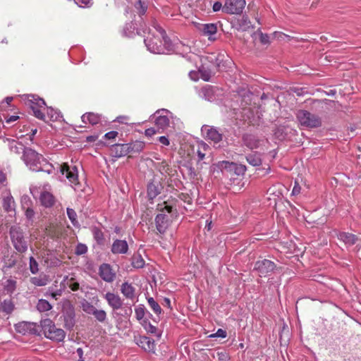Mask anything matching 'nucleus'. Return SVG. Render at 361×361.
Returning a JSON list of instances; mask_svg holds the SVG:
<instances>
[{
  "instance_id": "f257e3e1",
  "label": "nucleus",
  "mask_w": 361,
  "mask_h": 361,
  "mask_svg": "<svg viewBox=\"0 0 361 361\" xmlns=\"http://www.w3.org/2000/svg\"><path fill=\"white\" fill-rule=\"evenodd\" d=\"M144 42L147 50L155 54H166L184 48L183 51L190 50L188 46L183 45L173 35L171 30H166L161 24H148L147 30H143Z\"/></svg>"
},
{
  "instance_id": "f03ea898",
  "label": "nucleus",
  "mask_w": 361,
  "mask_h": 361,
  "mask_svg": "<svg viewBox=\"0 0 361 361\" xmlns=\"http://www.w3.org/2000/svg\"><path fill=\"white\" fill-rule=\"evenodd\" d=\"M22 159L26 166L32 171H43L51 174L54 171V166L35 150L27 147L24 149Z\"/></svg>"
},
{
  "instance_id": "7ed1b4c3",
  "label": "nucleus",
  "mask_w": 361,
  "mask_h": 361,
  "mask_svg": "<svg viewBox=\"0 0 361 361\" xmlns=\"http://www.w3.org/2000/svg\"><path fill=\"white\" fill-rule=\"evenodd\" d=\"M173 118V114L166 109H158L149 117V120L153 121L159 133H164L170 126L171 119Z\"/></svg>"
},
{
  "instance_id": "20e7f679",
  "label": "nucleus",
  "mask_w": 361,
  "mask_h": 361,
  "mask_svg": "<svg viewBox=\"0 0 361 361\" xmlns=\"http://www.w3.org/2000/svg\"><path fill=\"white\" fill-rule=\"evenodd\" d=\"M40 325L44 336L47 338L57 342L63 341L65 338V331L61 329L56 328L50 319L41 320Z\"/></svg>"
},
{
  "instance_id": "39448f33",
  "label": "nucleus",
  "mask_w": 361,
  "mask_h": 361,
  "mask_svg": "<svg viewBox=\"0 0 361 361\" xmlns=\"http://www.w3.org/2000/svg\"><path fill=\"white\" fill-rule=\"evenodd\" d=\"M26 104L32 110L36 118L42 121H46V115L43 111H45L47 106L44 99L35 95H27Z\"/></svg>"
},
{
  "instance_id": "423d86ee",
  "label": "nucleus",
  "mask_w": 361,
  "mask_h": 361,
  "mask_svg": "<svg viewBox=\"0 0 361 361\" xmlns=\"http://www.w3.org/2000/svg\"><path fill=\"white\" fill-rule=\"evenodd\" d=\"M26 104L32 110L36 118L42 121H46V115L43 111H45L47 106L44 99L35 95H27Z\"/></svg>"
},
{
  "instance_id": "0eeeda50",
  "label": "nucleus",
  "mask_w": 361,
  "mask_h": 361,
  "mask_svg": "<svg viewBox=\"0 0 361 361\" xmlns=\"http://www.w3.org/2000/svg\"><path fill=\"white\" fill-rule=\"evenodd\" d=\"M59 172L68 180L75 190L79 189L78 171L76 166H69L68 164H63L59 166Z\"/></svg>"
},
{
  "instance_id": "6e6552de",
  "label": "nucleus",
  "mask_w": 361,
  "mask_h": 361,
  "mask_svg": "<svg viewBox=\"0 0 361 361\" xmlns=\"http://www.w3.org/2000/svg\"><path fill=\"white\" fill-rule=\"evenodd\" d=\"M10 236L15 249L19 252H25L27 250V245L24 239L22 229L13 226L10 228Z\"/></svg>"
},
{
  "instance_id": "1a4fd4ad",
  "label": "nucleus",
  "mask_w": 361,
  "mask_h": 361,
  "mask_svg": "<svg viewBox=\"0 0 361 361\" xmlns=\"http://www.w3.org/2000/svg\"><path fill=\"white\" fill-rule=\"evenodd\" d=\"M297 118L300 123L307 128H317L322 125V121L319 116L306 110L299 111L297 114Z\"/></svg>"
},
{
  "instance_id": "9d476101",
  "label": "nucleus",
  "mask_w": 361,
  "mask_h": 361,
  "mask_svg": "<svg viewBox=\"0 0 361 361\" xmlns=\"http://www.w3.org/2000/svg\"><path fill=\"white\" fill-rule=\"evenodd\" d=\"M245 5V0H228L223 6V11L229 14H240Z\"/></svg>"
},
{
  "instance_id": "9b49d317",
  "label": "nucleus",
  "mask_w": 361,
  "mask_h": 361,
  "mask_svg": "<svg viewBox=\"0 0 361 361\" xmlns=\"http://www.w3.org/2000/svg\"><path fill=\"white\" fill-rule=\"evenodd\" d=\"M276 264L269 259L259 260L255 264V269L257 271L260 277H266L274 271Z\"/></svg>"
},
{
  "instance_id": "f8f14e48",
  "label": "nucleus",
  "mask_w": 361,
  "mask_h": 361,
  "mask_svg": "<svg viewBox=\"0 0 361 361\" xmlns=\"http://www.w3.org/2000/svg\"><path fill=\"white\" fill-rule=\"evenodd\" d=\"M148 24H125L122 30V35L133 37L135 35H143V30H147Z\"/></svg>"
},
{
  "instance_id": "ddd939ff",
  "label": "nucleus",
  "mask_w": 361,
  "mask_h": 361,
  "mask_svg": "<svg viewBox=\"0 0 361 361\" xmlns=\"http://www.w3.org/2000/svg\"><path fill=\"white\" fill-rule=\"evenodd\" d=\"M201 131L205 135L206 138L212 141L214 144H218L222 140L223 135L216 128L204 125L202 126Z\"/></svg>"
},
{
  "instance_id": "4468645a",
  "label": "nucleus",
  "mask_w": 361,
  "mask_h": 361,
  "mask_svg": "<svg viewBox=\"0 0 361 361\" xmlns=\"http://www.w3.org/2000/svg\"><path fill=\"white\" fill-rule=\"evenodd\" d=\"M217 24H196L197 29L202 35L207 37L210 41L216 39Z\"/></svg>"
},
{
  "instance_id": "2eb2a0df",
  "label": "nucleus",
  "mask_w": 361,
  "mask_h": 361,
  "mask_svg": "<svg viewBox=\"0 0 361 361\" xmlns=\"http://www.w3.org/2000/svg\"><path fill=\"white\" fill-rule=\"evenodd\" d=\"M81 120L85 125L90 124L91 126L102 125L104 123H106V121L102 114L93 112H87L82 114Z\"/></svg>"
},
{
  "instance_id": "dca6fc26",
  "label": "nucleus",
  "mask_w": 361,
  "mask_h": 361,
  "mask_svg": "<svg viewBox=\"0 0 361 361\" xmlns=\"http://www.w3.org/2000/svg\"><path fill=\"white\" fill-rule=\"evenodd\" d=\"M15 329L17 332L23 335L37 334V325L33 322H21L16 324Z\"/></svg>"
},
{
  "instance_id": "f3484780",
  "label": "nucleus",
  "mask_w": 361,
  "mask_h": 361,
  "mask_svg": "<svg viewBox=\"0 0 361 361\" xmlns=\"http://www.w3.org/2000/svg\"><path fill=\"white\" fill-rule=\"evenodd\" d=\"M99 274L100 277L106 282L111 283L116 278V273L109 264H102L99 269Z\"/></svg>"
},
{
  "instance_id": "a211bd4d",
  "label": "nucleus",
  "mask_w": 361,
  "mask_h": 361,
  "mask_svg": "<svg viewBox=\"0 0 361 361\" xmlns=\"http://www.w3.org/2000/svg\"><path fill=\"white\" fill-rule=\"evenodd\" d=\"M154 221L157 231L159 234L164 235L169 226V218L168 215L159 214L156 216Z\"/></svg>"
},
{
  "instance_id": "6ab92c4d",
  "label": "nucleus",
  "mask_w": 361,
  "mask_h": 361,
  "mask_svg": "<svg viewBox=\"0 0 361 361\" xmlns=\"http://www.w3.org/2000/svg\"><path fill=\"white\" fill-rule=\"evenodd\" d=\"M137 345L147 352H154L155 349L154 341L145 336H140L135 338Z\"/></svg>"
},
{
  "instance_id": "aec40b11",
  "label": "nucleus",
  "mask_w": 361,
  "mask_h": 361,
  "mask_svg": "<svg viewBox=\"0 0 361 361\" xmlns=\"http://www.w3.org/2000/svg\"><path fill=\"white\" fill-rule=\"evenodd\" d=\"M104 298L107 301L108 305L114 310H118L122 307L123 301L118 295L111 292H107L104 295Z\"/></svg>"
},
{
  "instance_id": "412c9836",
  "label": "nucleus",
  "mask_w": 361,
  "mask_h": 361,
  "mask_svg": "<svg viewBox=\"0 0 361 361\" xmlns=\"http://www.w3.org/2000/svg\"><path fill=\"white\" fill-rule=\"evenodd\" d=\"M111 251L114 255L126 254L128 251V245L125 240H115L111 245Z\"/></svg>"
},
{
  "instance_id": "4be33fe9",
  "label": "nucleus",
  "mask_w": 361,
  "mask_h": 361,
  "mask_svg": "<svg viewBox=\"0 0 361 361\" xmlns=\"http://www.w3.org/2000/svg\"><path fill=\"white\" fill-rule=\"evenodd\" d=\"M161 190L162 186L159 182H149L147 188V194L148 199L149 200H153L161 193Z\"/></svg>"
},
{
  "instance_id": "5701e85b",
  "label": "nucleus",
  "mask_w": 361,
  "mask_h": 361,
  "mask_svg": "<svg viewBox=\"0 0 361 361\" xmlns=\"http://www.w3.org/2000/svg\"><path fill=\"white\" fill-rule=\"evenodd\" d=\"M217 90H218L215 87L207 85L202 88L200 95L205 100L213 102L216 99Z\"/></svg>"
},
{
  "instance_id": "b1692460",
  "label": "nucleus",
  "mask_w": 361,
  "mask_h": 361,
  "mask_svg": "<svg viewBox=\"0 0 361 361\" xmlns=\"http://www.w3.org/2000/svg\"><path fill=\"white\" fill-rule=\"evenodd\" d=\"M243 144L250 149L259 147L261 140L257 136L251 134H245L243 137Z\"/></svg>"
},
{
  "instance_id": "393cba45",
  "label": "nucleus",
  "mask_w": 361,
  "mask_h": 361,
  "mask_svg": "<svg viewBox=\"0 0 361 361\" xmlns=\"http://www.w3.org/2000/svg\"><path fill=\"white\" fill-rule=\"evenodd\" d=\"M110 150L112 157L117 158L124 157L129 154V151H128L126 143L113 145Z\"/></svg>"
},
{
  "instance_id": "a878e982",
  "label": "nucleus",
  "mask_w": 361,
  "mask_h": 361,
  "mask_svg": "<svg viewBox=\"0 0 361 361\" xmlns=\"http://www.w3.org/2000/svg\"><path fill=\"white\" fill-rule=\"evenodd\" d=\"M8 147L11 153L20 154L21 152L24 153V149L27 147L21 142H18L16 140L7 139Z\"/></svg>"
},
{
  "instance_id": "bb28decb",
  "label": "nucleus",
  "mask_w": 361,
  "mask_h": 361,
  "mask_svg": "<svg viewBox=\"0 0 361 361\" xmlns=\"http://www.w3.org/2000/svg\"><path fill=\"white\" fill-rule=\"evenodd\" d=\"M338 238L343 242L346 246H352L357 241V237L348 232H341L338 235Z\"/></svg>"
},
{
  "instance_id": "cd10ccee",
  "label": "nucleus",
  "mask_w": 361,
  "mask_h": 361,
  "mask_svg": "<svg viewBox=\"0 0 361 361\" xmlns=\"http://www.w3.org/2000/svg\"><path fill=\"white\" fill-rule=\"evenodd\" d=\"M121 293L129 300H133L135 296V287L128 282H124L121 286Z\"/></svg>"
},
{
  "instance_id": "c85d7f7f",
  "label": "nucleus",
  "mask_w": 361,
  "mask_h": 361,
  "mask_svg": "<svg viewBox=\"0 0 361 361\" xmlns=\"http://www.w3.org/2000/svg\"><path fill=\"white\" fill-rule=\"evenodd\" d=\"M141 324L148 334L155 336L158 339L161 338V331L157 327L152 325L148 320L144 319L141 322Z\"/></svg>"
},
{
  "instance_id": "c756f323",
  "label": "nucleus",
  "mask_w": 361,
  "mask_h": 361,
  "mask_svg": "<svg viewBox=\"0 0 361 361\" xmlns=\"http://www.w3.org/2000/svg\"><path fill=\"white\" fill-rule=\"evenodd\" d=\"M128 151L129 154H137L142 151L145 147V142L140 140L126 143Z\"/></svg>"
},
{
  "instance_id": "7c9ffc66",
  "label": "nucleus",
  "mask_w": 361,
  "mask_h": 361,
  "mask_svg": "<svg viewBox=\"0 0 361 361\" xmlns=\"http://www.w3.org/2000/svg\"><path fill=\"white\" fill-rule=\"evenodd\" d=\"M247 161L253 166H259L262 164V154L257 152H252L246 156Z\"/></svg>"
},
{
  "instance_id": "2f4dec72",
  "label": "nucleus",
  "mask_w": 361,
  "mask_h": 361,
  "mask_svg": "<svg viewBox=\"0 0 361 361\" xmlns=\"http://www.w3.org/2000/svg\"><path fill=\"white\" fill-rule=\"evenodd\" d=\"M47 114L46 115V121H47V118H49L51 121H60L61 118H62V115L59 111L57 109H54L51 107H46Z\"/></svg>"
},
{
  "instance_id": "473e14b6",
  "label": "nucleus",
  "mask_w": 361,
  "mask_h": 361,
  "mask_svg": "<svg viewBox=\"0 0 361 361\" xmlns=\"http://www.w3.org/2000/svg\"><path fill=\"white\" fill-rule=\"evenodd\" d=\"M3 207L7 212L15 210V201L13 196L10 193L4 197Z\"/></svg>"
},
{
  "instance_id": "72a5a7b5",
  "label": "nucleus",
  "mask_w": 361,
  "mask_h": 361,
  "mask_svg": "<svg viewBox=\"0 0 361 361\" xmlns=\"http://www.w3.org/2000/svg\"><path fill=\"white\" fill-rule=\"evenodd\" d=\"M14 310V304L11 299L4 300L0 303V312L10 314Z\"/></svg>"
},
{
  "instance_id": "f704fd0d",
  "label": "nucleus",
  "mask_w": 361,
  "mask_h": 361,
  "mask_svg": "<svg viewBox=\"0 0 361 361\" xmlns=\"http://www.w3.org/2000/svg\"><path fill=\"white\" fill-rule=\"evenodd\" d=\"M40 202L43 206L50 207L54 202V196L48 192H44L40 195Z\"/></svg>"
},
{
  "instance_id": "c9c22d12",
  "label": "nucleus",
  "mask_w": 361,
  "mask_h": 361,
  "mask_svg": "<svg viewBox=\"0 0 361 361\" xmlns=\"http://www.w3.org/2000/svg\"><path fill=\"white\" fill-rule=\"evenodd\" d=\"M64 326L68 329H72L75 325V314L73 310L68 312L63 315Z\"/></svg>"
},
{
  "instance_id": "e433bc0d",
  "label": "nucleus",
  "mask_w": 361,
  "mask_h": 361,
  "mask_svg": "<svg viewBox=\"0 0 361 361\" xmlns=\"http://www.w3.org/2000/svg\"><path fill=\"white\" fill-rule=\"evenodd\" d=\"M30 282L36 286H44L49 282V278L47 275H40L39 276L32 277Z\"/></svg>"
},
{
  "instance_id": "4c0bfd02",
  "label": "nucleus",
  "mask_w": 361,
  "mask_h": 361,
  "mask_svg": "<svg viewBox=\"0 0 361 361\" xmlns=\"http://www.w3.org/2000/svg\"><path fill=\"white\" fill-rule=\"evenodd\" d=\"M135 8L140 16L144 15L147 9V1L138 0L135 4Z\"/></svg>"
},
{
  "instance_id": "58836bf2",
  "label": "nucleus",
  "mask_w": 361,
  "mask_h": 361,
  "mask_svg": "<svg viewBox=\"0 0 361 361\" xmlns=\"http://www.w3.org/2000/svg\"><path fill=\"white\" fill-rule=\"evenodd\" d=\"M92 233L94 239L97 241V243L98 244H102L104 242V233L99 228L94 226L92 228Z\"/></svg>"
},
{
  "instance_id": "ea45409f",
  "label": "nucleus",
  "mask_w": 361,
  "mask_h": 361,
  "mask_svg": "<svg viewBox=\"0 0 361 361\" xmlns=\"http://www.w3.org/2000/svg\"><path fill=\"white\" fill-rule=\"evenodd\" d=\"M52 308L51 305L44 299H39L37 304V309L38 311L43 312L50 310Z\"/></svg>"
},
{
  "instance_id": "a19ab883",
  "label": "nucleus",
  "mask_w": 361,
  "mask_h": 361,
  "mask_svg": "<svg viewBox=\"0 0 361 361\" xmlns=\"http://www.w3.org/2000/svg\"><path fill=\"white\" fill-rule=\"evenodd\" d=\"M147 302H148L149 307L152 309V310L156 314L159 315L161 313L162 310H161L160 305L158 304V302L157 301H155V300L153 298H152V297L148 298Z\"/></svg>"
},
{
  "instance_id": "79ce46f5",
  "label": "nucleus",
  "mask_w": 361,
  "mask_h": 361,
  "mask_svg": "<svg viewBox=\"0 0 361 361\" xmlns=\"http://www.w3.org/2000/svg\"><path fill=\"white\" fill-rule=\"evenodd\" d=\"M66 212H67L68 217L69 218L72 224L75 227H77V228L80 227V224L77 219V214L75 212V210L71 208H67Z\"/></svg>"
},
{
  "instance_id": "37998d69",
  "label": "nucleus",
  "mask_w": 361,
  "mask_h": 361,
  "mask_svg": "<svg viewBox=\"0 0 361 361\" xmlns=\"http://www.w3.org/2000/svg\"><path fill=\"white\" fill-rule=\"evenodd\" d=\"M145 260L140 255L134 256L132 260V266L136 269L142 268L145 266Z\"/></svg>"
},
{
  "instance_id": "c03bdc74",
  "label": "nucleus",
  "mask_w": 361,
  "mask_h": 361,
  "mask_svg": "<svg viewBox=\"0 0 361 361\" xmlns=\"http://www.w3.org/2000/svg\"><path fill=\"white\" fill-rule=\"evenodd\" d=\"M92 315H94L96 319L99 322H104L106 319V313L103 310L96 309Z\"/></svg>"
},
{
  "instance_id": "a18cd8bd",
  "label": "nucleus",
  "mask_w": 361,
  "mask_h": 361,
  "mask_svg": "<svg viewBox=\"0 0 361 361\" xmlns=\"http://www.w3.org/2000/svg\"><path fill=\"white\" fill-rule=\"evenodd\" d=\"M135 313L136 319L139 321L144 320V317L145 314V308L143 305H139L135 309Z\"/></svg>"
},
{
  "instance_id": "49530a36",
  "label": "nucleus",
  "mask_w": 361,
  "mask_h": 361,
  "mask_svg": "<svg viewBox=\"0 0 361 361\" xmlns=\"http://www.w3.org/2000/svg\"><path fill=\"white\" fill-rule=\"evenodd\" d=\"M30 271L32 274H35L38 272V263L33 257H30Z\"/></svg>"
},
{
  "instance_id": "de8ad7c7",
  "label": "nucleus",
  "mask_w": 361,
  "mask_h": 361,
  "mask_svg": "<svg viewBox=\"0 0 361 361\" xmlns=\"http://www.w3.org/2000/svg\"><path fill=\"white\" fill-rule=\"evenodd\" d=\"M87 252V247L86 245L83 244V243H78L77 245H76V247H75V253L77 255H84L85 254L86 252Z\"/></svg>"
},
{
  "instance_id": "09e8293b",
  "label": "nucleus",
  "mask_w": 361,
  "mask_h": 361,
  "mask_svg": "<svg viewBox=\"0 0 361 361\" xmlns=\"http://www.w3.org/2000/svg\"><path fill=\"white\" fill-rule=\"evenodd\" d=\"M82 310L84 312L89 314H93V312L95 311L96 308L90 302H85L82 304Z\"/></svg>"
},
{
  "instance_id": "8fccbe9b",
  "label": "nucleus",
  "mask_w": 361,
  "mask_h": 361,
  "mask_svg": "<svg viewBox=\"0 0 361 361\" xmlns=\"http://www.w3.org/2000/svg\"><path fill=\"white\" fill-rule=\"evenodd\" d=\"M226 336H227L226 331L222 329H219L216 333L210 334L208 337L210 338H216V337L224 338Z\"/></svg>"
},
{
  "instance_id": "3c124183",
  "label": "nucleus",
  "mask_w": 361,
  "mask_h": 361,
  "mask_svg": "<svg viewBox=\"0 0 361 361\" xmlns=\"http://www.w3.org/2000/svg\"><path fill=\"white\" fill-rule=\"evenodd\" d=\"M200 78L204 80V81H209L211 78V76H212V73H211V71H209V70H205V69H200Z\"/></svg>"
},
{
  "instance_id": "603ef678",
  "label": "nucleus",
  "mask_w": 361,
  "mask_h": 361,
  "mask_svg": "<svg viewBox=\"0 0 361 361\" xmlns=\"http://www.w3.org/2000/svg\"><path fill=\"white\" fill-rule=\"evenodd\" d=\"M92 1L93 0H75V3L80 7L85 8L91 6L93 4Z\"/></svg>"
},
{
  "instance_id": "864d4df0",
  "label": "nucleus",
  "mask_w": 361,
  "mask_h": 361,
  "mask_svg": "<svg viewBox=\"0 0 361 361\" xmlns=\"http://www.w3.org/2000/svg\"><path fill=\"white\" fill-rule=\"evenodd\" d=\"M22 207L23 209L30 207L31 204V200L28 195H23L20 199Z\"/></svg>"
},
{
  "instance_id": "5fc2aeb1",
  "label": "nucleus",
  "mask_w": 361,
  "mask_h": 361,
  "mask_svg": "<svg viewBox=\"0 0 361 361\" xmlns=\"http://www.w3.org/2000/svg\"><path fill=\"white\" fill-rule=\"evenodd\" d=\"M16 282L12 279H8L6 281V290L8 292L13 293L16 289Z\"/></svg>"
},
{
  "instance_id": "6e6d98bb",
  "label": "nucleus",
  "mask_w": 361,
  "mask_h": 361,
  "mask_svg": "<svg viewBox=\"0 0 361 361\" xmlns=\"http://www.w3.org/2000/svg\"><path fill=\"white\" fill-rule=\"evenodd\" d=\"M223 56H224L221 55V54H218V55L212 54L211 56H209V59L212 62H213L215 64L216 66L219 67L220 66V61H221V59H220V57H223Z\"/></svg>"
},
{
  "instance_id": "4d7b16f0",
  "label": "nucleus",
  "mask_w": 361,
  "mask_h": 361,
  "mask_svg": "<svg viewBox=\"0 0 361 361\" xmlns=\"http://www.w3.org/2000/svg\"><path fill=\"white\" fill-rule=\"evenodd\" d=\"M235 166V164H233V162L227 161H219L217 164V166L220 169H228V168L230 169L231 166Z\"/></svg>"
},
{
  "instance_id": "13d9d810",
  "label": "nucleus",
  "mask_w": 361,
  "mask_h": 361,
  "mask_svg": "<svg viewBox=\"0 0 361 361\" xmlns=\"http://www.w3.org/2000/svg\"><path fill=\"white\" fill-rule=\"evenodd\" d=\"M259 40L263 44H269L270 43L269 35L262 32H259Z\"/></svg>"
},
{
  "instance_id": "bf43d9fd",
  "label": "nucleus",
  "mask_w": 361,
  "mask_h": 361,
  "mask_svg": "<svg viewBox=\"0 0 361 361\" xmlns=\"http://www.w3.org/2000/svg\"><path fill=\"white\" fill-rule=\"evenodd\" d=\"M18 118H19L18 116L13 115V116H8L7 118H5V122H4V123H6L7 125H11L13 122L16 121Z\"/></svg>"
},
{
  "instance_id": "052dcab7",
  "label": "nucleus",
  "mask_w": 361,
  "mask_h": 361,
  "mask_svg": "<svg viewBox=\"0 0 361 361\" xmlns=\"http://www.w3.org/2000/svg\"><path fill=\"white\" fill-rule=\"evenodd\" d=\"M37 132V128L32 129L30 130V133L26 134V135H20V137H26L27 136H28L30 142H32L33 138H34L35 135H36Z\"/></svg>"
},
{
  "instance_id": "680f3d73",
  "label": "nucleus",
  "mask_w": 361,
  "mask_h": 361,
  "mask_svg": "<svg viewBox=\"0 0 361 361\" xmlns=\"http://www.w3.org/2000/svg\"><path fill=\"white\" fill-rule=\"evenodd\" d=\"M157 133H158V129L156 130L154 128H149L145 130V135L147 137H152V135H154Z\"/></svg>"
},
{
  "instance_id": "e2e57ef3",
  "label": "nucleus",
  "mask_w": 361,
  "mask_h": 361,
  "mask_svg": "<svg viewBox=\"0 0 361 361\" xmlns=\"http://www.w3.org/2000/svg\"><path fill=\"white\" fill-rule=\"evenodd\" d=\"M118 134V133L117 131L111 130V131L106 133L104 135V137L106 139H109V140L114 139V138H116V137H117Z\"/></svg>"
},
{
  "instance_id": "0e129e2a",
  "label": "nucleus",
  "mask_w": 361,
  "mask_h": 361,
  "mask_svg": "<svg viewBox=\"0 0 361 361\" xmlns=\"http://www.w3.org/2000/svg\"><path fill=\"white\" fill-rule=\"evenodd\" d=\"M158 140L159 141V142L161 144H162L164 146H169L170 145V141L168 138V137L166 136H160L159 138H158Z\"/></svg>"
},
{
  "instance_id": "69168bd1",
  "label": "nucleus",
  "mask_w": 361,
  "mask_h": 361,
  "mask_svg": "<svg viewBox=\"0 0 361 361\" xmlns=\"http://www.w3.org/2000/svg\"><path fill=\"white\" fill-rule=\"evenodd\" d=\"M223 6H222V4L220 1H216L212 5V9L214 12H217V11H220L221 9L223 10Z\"/></svg>"
},
{
  "instance_id": "338daca9",
  "label": "nucleus",
  "mask_w": 361,
  "mask_h": 361,
  "mask_svg": "<svg viewBox=\"0 0 361 361\" xmlns=\"http://www.w3.org/2000/svg\"><path fill=\"white\" fill-rule=\"evenodd\" d=\"M25 209H26L25 215H26L27 218L29 219H31L34 216V214H35L33 209L30 207L25 208Z\"/></svg>"
},
{
  "instance_id": "774afa93",
  "label": "nucleus",
  "mask_w": 361,
  "mask_h": 361,
  "mask_svg": "<svg viewBox=\"0 0 361 361\" xmlns=\"http://www.w3.org/2000/svg\"><path fill=\"white\" fill-rule=\"evenodd\" d=\"M300 187L298 185V183H295V184L293 188V190H292V195H298L300 193Z\"/></svg>"
}]
</instances>
